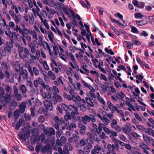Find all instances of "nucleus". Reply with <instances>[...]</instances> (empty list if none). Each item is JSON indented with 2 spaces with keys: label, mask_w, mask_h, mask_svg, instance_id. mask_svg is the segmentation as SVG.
Wrapping results in <instances>:
<instances>
[{
  "label": "nucleus",
  "mask_w": 154,
  "mask_h": 154,
  "mask_svg": "<svg viewBox=\"0 0 154 154\" xmlns=\"http://www.w3.org/2000/svg\"><path fill=\"white\" fill-rule=\"evenodd\" d=\"M30 128V126L29 125L26 127H23L21 129L23 133L20 132L18 134L19 137L20 139L24 140L29 138L30 136V133L29 131Z\"/></svg>",
  "instance_id": "nucleus-1"
},
{
  "label": "nucleus",
  "mask_w": 154,
  "mask_h": 154,
  "mask_svg": "<svg viewBox=\"0 0 154 154\" xmlns=\"http://www.w3.org/2000/svg\"><path fill=\"white\" fill-rule=\"evenodd\" d=\"M29 8H26L25 9L26 13L23 15V18L26 22H29L31 25H33L34 23L35 18L33 14L31 12H29L27 14Z\"/></svg>",
  "instance_id": "nucleus-2"
},
{
  "label": "nucleus",
  "mask_w": 154,
  "mask_h": 154,
  "mask_svg": "<svg viewBox=\"0 0 154 154\" xmlns=\"http://www.w3.org/2000/svg\"><path fill=\"white\" fill-rule=\"evenodd\" d=\"M65 53L67 57H70L71 62H69V64L72 68L73 67L72 65L75 67L78 65L75 57L72 52H69L67 51H66Z\"/></svg>",
  "instance_id": "nucleus-3"
},
{
  "label": "nucleus",
  "mask_w": 154,
  "mask_h": 154,
  "mask_svg": "<svg viewBox=\"0 0 154 154\" xmlns=\"http://www.w3.org/2000/svg\"><path fill=\"white\" fill-rule=\"evenodd\" d=\"M31 35L33 39L36 41L38 40V43L43 40V36L39 33H37L35 30H32L31 32Z\"/></svg>",
  "instance_id": "nucleus-4"
},
{
  "label": "nucleus",
  "mask_w": 154,
  "mask_h": 154,
  "mask_svg": "<svg viewBox=\"0 0 154 154\" xmlns=\"http://www.w3.org/2000/svg\"><path fill=\"white\" fill-rule=\"evenodd\" d=\"M69 92V94L72 95L73 97L72 100L76 103H80L82 101V99L81 97L79 96L76 95L75 92L72 90H70Z\"/></svg>",
  "instance_id": "nucleus-5"
},
{
  "label": "nucleus",
  "mask_w": 154,
  "mask_h": 154,
  "mask_svg": "<svg viewBox=\"0 0 154 154\" xmlns=\"http://www.w3.org/2000/svg\"><path fill=\"white\" fill-rule=\"evenodd\" d=\"M51 100L53 104H56L57 103L62 102L63 100V98L61 96L58 94L53 96Z\"/></svg>",
  "instance_id": "nucleus-6"
},
{
  "label": "nucleus",
  "mask_w": 154,
  "mask_h": 154,
  "mask_svg": "<svg viewBox=\"0 0 154 154\" xmlns=\"http://www.w3.org/2000/svg\"><path fill=\"white\" fill-rule=\"evenodd\" d=\"M5 35L11 38L18 39L17 34L15 32H12L10 29H8L5 31Z\"/></svg>",
  "instance_id": "nucleus-7"
},
{
  "label": "nucleus",
  "mask_w": 154,
  "mask_h": 154,
  "mask_svg": "<svg viewBox=\"0 0 154 154\" xmlns=\"http://www.w3.org/2000/svg\"><path fill=\"white\" fill-rule=\"evenodd\" d=\"M35 46L37 48H38L39 46H42L45 49L48 50V51L51 49L48 44L46 41H44L43 40H42L37 44Z\"/></svg>",
  "instance_id": "nucleus-8"
},
{
  "label": "nucleus",
  "mask_w": 154,
  "mask_h": 154,
  "mask_svg": "<svg viewBox=\"0 0 154 154\" xmlns=\"http://www.w3.org/2000/svg\"><path fill=\"white\" fill-rule=\"evenodd\" d=\"M11 8L12 9H14L15 13L17 14H18L19 13L18 10L21 12H23L24 10V9L22 5H18L17 6L13 4L11 6Z\"/></svg>",
  "instance_id": "nucleus-9"
},
{
  "label": "nucleus",
  "mask_w": 154,
  "mask_h": 154,
  "mask_svg": "<svg viewBox=\"0 0 154 154\" xmlns=\"http://www.w3.org/2000/svg\"><path fill=\"white\" fill-rule=\"evenodd\" d=\"M44 103L47 109L50 111L52 110L53 106L51 102L49 100H45L44 101Z\"/></svg>",
  "instance_id": "nucleus-10"
},
{
  "label": "nucleus",
  "mask_w": 154,
  "mask_h": 154,
  "mask_svg": "<svg viewBox=\"0 0 154 154\" xmlns=\"http://www.w3.org/2000/svg\"><path fill=\"white\" fill-rule=\"evenodd\" d=\"M28 71L32 75L33 74L36 75H37L39 73L38 70L35 67H34L33 68L31 66L29 67Z\"/></svg>",
  "instance_id": "nucleus-11"
},
{
  "label": "nucleus",
  "mask_w": 154,
  "mask_h": 154,
  "mask_svg": "<svg viewBox=\"0 0 154 154\" xmlns=\"http://www.w3.org/2000/svg\"><path fill=\"white\" fill-rule=\"evenodd\" d=\"M25 120L23 118H20L18 121L16 125L15 129L17 130H18L20 127L24 125Z\"/></svg>",
  "instance_id": "nucleus-12"
},
{
  "label": "nucleus",
  "mask_w": 154,
  "mask_h": 154,
  "mask_svg": "<svg viewBox=\"0 0 154 154\" xmlns=\"http://www.w3.org/2000/svg\"><path fill=\"white\" fill-rule=\"evenodd\" d=\"M41 94L43 98L44 99H51V92H48L46 93L44 91H43L42 90H41Z\"/></svg>",
  "instance_id": "nucleus-13"
},
{
  "label": "nucleus",
  "mask_w": 154,
  "mask_h": 154,
  "mask_svg": "<svg viewBox=\"0 0 154 154\" xmlns=\"http://www.w3.org/2000/svg\"><path fill=\"white\" fill-rule=\"evenodd\" d=\"M1 97L3 99L1 101V102L3 101L6 103H8L11 101V94L8 93H6L4 97L3 96Z\"/></svg>",
  "instance_id": "nucleus-14"
},
{
  "label": "nucleus",
  "mask_w": 154,
  "mask_h": 154,
  "mask_svg": "<svg viewBox=\"0 0 154 154\" xmlns=\"http://www.w3.org/2000/svg\"><path fill=\"white\" fill-rule=\"evenodd\" d=\"M107 104L110 110L113 113L116 111L118 108L115 106H114L112 103L109 101L107 102Z\"/></svg>",
  "instance_id": "nucleus-15"
},
{
  "label": "nucleus",
  "mask_w": 154,
  "mask_h": 154,
  "mask_svg": "<svg viewBox=\"0 0 154 154\" xmlns=\"http://www.w3.org/2000/svg\"><path fill=\"white\" fill-rule=\"evenodd\" d=\"M34 84L35 87L37 88L39 85L40 84L42 86L44 85V82L43 80L40 78H38L37 79L35 80L34 82Z\"/></svg>",
  "instance_id": "nucleus-16"
},
{
  "label": "nucleus",
  "mask_w": 154,
  "mask_h": 154,
  "mask_svg": "<svg viewBox=\"0 0 154 154\" xmlns=\"http://www.w3.org/2000/svg\"><path fill=\"white\" fill-rule=\"evenodd\" d=\"M71 115L72 118L74 120L80 119V117L79 116V112L78 109L72 111L71 112Z\"/></svg>",
  "instance_id": "nucleus-17"
},
{
  "label": "nucleus",
  "mask_w": 154,
  "mask_h": 154,
  "mask_svg": "<svg viewBox=\"0 0 154 154\" xmlns=\"http://www.w3.org/2000/svg\"><path fill=\"white\" fill-rule=\"evenodd\" d=\"M106 126L104 124L102 123H99L98 125V127L96 129V132L98 134H100L102 129L105 128Z\"/></svg>",
  "instance_id": "nucleus-18"
},
{
  "label": "nucleus",
  "mask_w": 154,
  "mask_h": 154,
  "mask_svg": "<svg viewBox=\"0 0 154 154\" xmlns=\"http://www.w3.org/2000/svg\"><path fill=\"white\" fill-rule=\"evenodd\" d=\"M140 146L143 150L145 153L147 154L149 153L150 149L146 145L143 143H141L140 145Z\"/></svg>",
  "instance_id": "nucleus-19"
},
{
  "label": "nucleus",
  "mask_w": 154,
  "mask_h": 154,
  "mask_svg": "<svg viewBox=\"0 0 154 154\" xmlns=\"http://www.w3.org/2000/svg\"><path fill=\"white\" fill-rule=\"evenodd\" d=\"M4 47L8 52H10L13 47V45L12 43L7 42H6Z\"/></svg>",
  "instance_id": "nucleus-20"
},
{
  "label": "nucleus",
  "mask_w": 154,
  "mask_h": 154,
  "mask_svg": "<svg viewBox=\"0 0 154 154\" xmlns=\"http://www.w3.org/2000/svg\"><path fill=\"white\" fill-rule=\"evenodd\" d=\"M49 130L50 131L46 129L44 131V133L46 135L51 136L55 134V131L52 128H49Z\"/></svg>",
  "instance_id": "nucleus-21"
},
{
  "label": "nucleus",
  "mask_w": 154,
  "mask_h": 154,
  "mask_svg": "<svg viewBox=\"0 0 154 154\" xmlns=\"http://www.w3.org/2000/svg\"><path fill=\"white\" fill-rule=\"evenodd\" d=\"M143 138L144 141L148 143H150L151 142L153 141L152 138L145 134H143Z\"/></svg>",
  "instance_id": "nucleus-22"
},
{
  "label": "nucleus",
  "mask_w": 154,
  "mask_h": 154,
  "mask_svg": "<svg viewBox=\"0 0 154 154\" xmlns=\"http://www.w3.org/2000/svg\"><path fill=\"white\" fill-rule=\"evenodd\" d=\"M61 106V108L59 106H57L58 110L60 113H63V111L62 109L64 110L65 111H68V106L66 105V104L64 103L62 104Z\"/></svg>",
  "instance_id": "nucleus-23"
},
{
  "label": "nucleus",
  "mask_w": 154,
  "mask_h": 154,
  "mask_svg": "<svg viewBox=\"0 0 154 154\" xmlns=\"http://www.w3.org/2000/svg\"><path fill=\"white\" fill-rule=\"evenodd\" d=\"M92 148V145L91 144H88L84 147L83 149L84 152L86 154H88Z\"/></svg>",
  "instance_id": "nucleus-24"
},
{
  "label": "nucleus",
  "mask_w": 154,
  "mask_h": 154,
  "mask_svg": "<svg viewBox=\"0 0 154 154\" xmlns=\"http://www.w3.org/2000/svg\"><path fill=\"white\" fill-rule=\"evenodd\" d=\"M68 79L69 80V82H68L69 85L71 88V90L73 91L74 89H75V85L73 83V80L70 77H68Z\"/></svg>",
  "instance_id": "nucleus-25"
},
{
  "label": "nucleus",
  "mask_w": 154,
  "mask_h": 154,
  "mask_svg": "<svg viewBox=\"0 0 154 154\" xmlns=\"http://www.w3.org/2000/svg\"><path fill=\"white\" fill-rule=\"evenodd\" d=\"M101 147L99 145H97L94 147V149L91 151L92 154H97L101 150Z\"/></svg>",
  "instance_id": "nucleus-26"
},
{
  "label": "nucleus",
  "mask_w": 154,
  "mask_h": 154,
  "mask_svg": "<svg viewBox=\"0 0 154 154\" xmlns=\"http://www.w3.org/2000/svg\"><path fill=\"white\" fill-rule=\"evenodd\" d=\"M104 146L107 149L109 152H113L115 149V147L114 144L111 145L110 144H108L107 145H104Z\"/></svg>",
  "instance_id": "nucleus-27"
},
{
  "label": "nucleus",
  "mask_w": 154,
  "mask_h": 154,
  "mask_svg": "<svg viewBox=\"0 0 154 154\" xmlns=\"http://www.w3.org/2000/svg\"><path fill=\"white\" fill-rule=\"evenodd\" d=\"M60 91L58 88L56 86H53L51 87V93L52 92L54 96L58 94Z\"/></svg>",
  "instance_id": "nucleus-28"
},
{
  "label": "nucleus",
  "mask_w": 154,
  "mask_h": 154,
  "mask_svg": "<svg viewBox=\"0 0 154 154\" xmlns=\"http://www.w3.org/2000/svg\"><path fill=\"white\" fill-rule=\"evenodd\" d=\"M32 31V30H29L26 28H23V29L22 30V32H21V33L22 34V36L28 35L29 34L31 35Z\"/></svg>",
  "instance_id": "nucleus-29"
},
{
  "label": "nucleus",
  "mask_w": 154,
  "mask_h": 154,
  "mask_svg": "<svg viewBox=\"0 0 154 154\" xmlns=\"http://www.w3.org/2000/svg\"><path fill=\"white\" fill-rule=\"evenodd\" d=\"M144 132L149 135L152 136L153 137L154 136V130L150 128H148L147 129L145 128Z\"/></svg>",
  "instance_id": "nucleus-30"
},
{
  "label": "nucleus",
  "mask_w": 154,
  "mask_h": 154,
  "mask_svg": "<svg viewBox=\"0 0 154 154\" xmlns=\"http://www.w3.org/2000/svg\"><path fill=\"white\" fill-rule=\"evenodd\" d=\"M63 11L67 15H69V12H70L72 16H74L75 14V13L71 9L69 8L67 9L66 8H64L63 9Z\"/></svg>",
  "instance_id": "nucleus-31"
},
{
  "label": "nucleus",
  "mask_w": 154,
  "mask_h": 154,
  "mask_svg": "<svg viewBox=\"0 0 154 154\" xmlns=\"http://www.w3.org/2000/svg\"><path fill=\"white\" fill-rule=\"evenodd\" d=\"M22 39L24 45L26 46V40L29 42L31 41L32 40L31 37L29 35L22 36Z\"/></svg>",
  "instance_id": "nucleus-32"
},
{
  "label": "nucleus",
  "mask_w": 154,
  "mask_h": 154,
  "mask_svg": "<svg viewBox=\"0 0 154 154\" xmlns=\"http://www.w3.org/2000/svg\"><path fill=\"white\" fill-rule=\"evenodd\" d=\"M48 37L49 39V40L51 42L53 43L54 41V35L53 32L51 31H50L48 34Z\"/></svg>",
  "instance_id": "nucleus-33"
},
{
  "label": "nucleus",
  "mask_w": 154,
  "mask_h": 154,
  "mask_svg": "<svg viewBox=\"0 0 154 154\" xmlns=\"http://www.w3.org/2000/svg\"><path fill=\"white\" fill-rule=\"evenodd\" d=\"M98 136H97L96 138L97 141H100L102 139H104L106 137V134L104 132H102L101 134H98Z\"/></svg>",
  "instance_id": "nucleus-34"
},
{
  "label": "nucleus",
  "mask_w": 154,
  "mask_h": 154,
  "mask_svg": "<svg viewBox=\"0 0 154 154\" xmlns=\"http://www.w3.org/2000/svg\"><path fill=\"white\" fill-rule=\"evenodd\" d=\"M109 85L108 83L107 82H105L104 84L102 85L101 88L102 90L104 92L107 91L108 88H109Z\"/></svg>",
  "instance_id": "nucleus-35"
},
{
  "label": "nucleus",
  "mask_w": 154,
  "mask_h": 154,
  "mask_svg": "<svg viewBox=\"0 0 154 154\" xmlns=\"http://www.w3.org/2000/svg\"><path fill=\"white\" fill-rule=\"evenodd\" d=\"M85 100L88 104L91 107H94V105L92 100V98H91L90 97H85Z\"/></svg>",
  "instance_id": "nucleus-36"
},
{
  "label": "nucleus",
  "mask_w": 154,
  "mask_h": 154,
  "mask_svg": "<svg viewBox=\"0 0 154 154\" xmlns=\"http://www.w3.org/2000/svg\"><path fill=\"white\" fill-rule=\"evenodd\" d=\"M20 111L22 113L24 112L25 109L26 107V104L24 102H22L21 103L20 106Z\"/></svg>",
  "instance_id": "nucleus-37"
},
{
  "label": "nucleus",
  "mask_w": 154,
  "mask_h": 154,
  "mask_svg": "<svg viewBox=\"0 0 154 154\" xmlns=\"http://www.w3.org/2000/svg\"><path fill=\"white\" fill-rule=\"evenodd\" d=\"M38 112L39 114L43 113L45 116H47L48 115V111L42 107H41L38 110Z\"/></svg>",
  "instance_id": "nucleus-38"
},
{
  "label": "nucleus",
  "mask_w": 154,
  "mask_h": 154,
  "mask_svg": "<svg viewBox=\"0 0 154 154\" xmlns=\"http://www.w3.org/2000/svg\"><path fill=\"white\" fill-rule=\"evenodd\" d=\"M109 135V137L112 140L117 139L115 137L117 136V134L116 131L112 130Z\"/></svg>",
  "instance_id": "nucleus-39"
},
{
  "label": "nucleus",
  "mask_w": 154,
  "mask_h": 154,
  "mask_svg": "<svg viewBox=\"0 0 154 154\" xmlns=\"http://www.w3.org/2000/svg\"><path fill=\"white\" fill-rule=\"evenodd\" d=\"M54 121L56 122L55 123H57L59 125H61L62 123L64 122V121L63 119L61 118L59 119V118L57 116H55Z\"/></svg>",
  "instance_id": "nucleus-40"
},
{
  "label": "nucleus",
  "mask_w": 154,
  "mask_h": 154,
  "mask_svg": "<svg viewBox=\"0 0 154 154\" xmlns=\"http://www.w3.org/2000/svg\"><path fill=\"white\" fill-rule=\"evenodd\" d=\"M39 62L41 63L42 64L44 68L46 70H48L49 69V67L48 65L47 62L45 61H42V60H40Z\"/></svg>",
  "instance_id": "nucleus-41"
},
{
  "label": "nucleus",
  "mask_w": 154,
  "mask_h": 154,
  "mask_svg": "<svg viewBox=\"0 0 154 154\" xmlns=\"http://www.w3.org/2000/svg\"><path fill=\"white\" fill-rule=\"evenodd\" d=\"M23 51L24 54L22 55L23 57L21 58L25 59L26 58H28L27 57V56H28L29 54V52L28 50L26 48H24Z\"/></svg>",
  "instance_id": "nucleus-42"
},
{
  "label": "nucleus",
  "mask_w": 154,
  "mask_h": 154,
  "mask_svg": "<svg viewBox=\"0 0 154 154\" xmlns=\"http://www.w3.org/2000/svg\"><path fill=\"white\" fill-rule=\"evenodd\" d=\"M36 8H33L32 11L35 16L36 17L37 15H38L40 11V9L37 6H36Z\"/></svg>",
  "instance_id": "nucleus-43"
},
{
  "label": "nucleus",
  "mask_w": 154,
  "mask_h": 154,
  "mask_svg": "<svg viewBox=\"0 0 154 154\" xmlns=\"http://www.w3.org/2000/svg\"><path fill=\"white\" fill-rule=\"evenodd\" d=\"M17 46L18 47V51L19 52V55L20 58H21L23 57L22 53L23 52V48L21 45H18Z\"/></svg>",
  "instance_id": "nucleus-44"
},
{
  "label": "nucleus",
  "mask_w": 154,
  "mask_h": 154,
  "mask_svg": "<svg viewBox=\"0 0 154 154\" xmlns=\"http://www.w3.org/2000/svg\"><path fill=\"white\" fill-rule=\"evenodd\" d=\"M80 64L82 66V69L84 70V71L87 73L89 72V70L86 68L87 67V66L85 63L82 61L81 62Z\"/></svg>",
  "instance_id": "nucleus-45"
},
{
  "label": "nucleus",
  "mask_w": 154,
  "mask_h": 154,
  "mask_svg": "<svg viewBox=\"0 0 154 154\" xmlns=\"http://www.w3.org/2000/svg\"><path fill=\"white\" fill-rule=\"evenodd\" d=\"M125 94L122 91H121L115 95V96L118 98L122 99L125 97Z\"/></svg>",
  "instance_id": "nucleus-46"
},
{
  "label": "nucleus",
  "mask_w": 154,
  "mask_h": 154,
  "mask_svg": "<svg viewBox=\"0 0 154 154\" xmlns=\"http://www.w3.org/2000/svg\"><path fill=\"white\" fill-rule=\"evenodd\" d=\"M32 135L35 137L37 136L38 134V131L37 128H35L30 130Z\"/></svg>",
  "instance_id": "nucleus-47"
},
{
  "label": "nucleus",
  "mask_w": 154,
  "mask_h": 154,
  "mask_svg": "<svg viewBox=\"0 0 154 154\" xmlns=\"http://www.w3.org/2000/svg\"><path fill=\"white\" fill-rule=\"evenodd\" d=\"M82 121L84 123L86 124L87 122H89L90 121L89 116L87 115H85L82 117Z\"/></svg>",
  "instance_id": "nucleus-48"
},
{
  "label": "nucleus",
  "mask_w": 154,
  "mask_h": 154,
  "mask_svg": "<svg viewBox=\"0 0 154 154\" xmlns=\"http://www.w3.org/2000/svg\"><path fill=\"white\" fill-rule=\"evenodd\" d=\"M13 17L14 18V20L16 23H19L21 19V16L20 14L17 15H15Z\"/></svg>",
  "instance_id": "nucleus-49"
},
{
  "label": "nucleus",
  "mask_w": 154,
  "mask_h": 154,
  "mask_svg": "<svg viewBox=\"0 0 154 154\" xmlns=\"http://www.w3.org/2000/svg\"><path fill=\"white\" fill-rule=\"evenodd\" d=\"M137 24L139 26H143L147 23V21L145 20H141L140 21H136Z\"/></svg>",
  "instance_id": "nucleus-50"
},
{
  "label": "nucleus",
  "mask_w": 154,
  "mask_h": 154,
  "mask_svg": "<svg viewBox=\"0 0 154 154\" xmlns=\"http://www.w3.org/2000/svg\"><path fill=\"white\" fill-rule=\"evenodd\" d=\"M48 75L50 77L51 79L52 80H54L56 79L55 75L51 70L48 72Z\"/></svg>",
  "instance_id": "nucleus-51"
},
{
  "label": "nucleus",
  "mask_w": 154,
  "mask_h": 154,
  "mask_svg": "<svg viewBox=\"0 0 154 154\" xmlns=\"http://www.w3.org/2000/svg\"><path fill=\"white\" fill-rule=\"evenodd\" d=\"M50 147V146L49 144H46V145L42 147L41 151L43 152H46L49 150Z\"/></svg>",
  "instance_id": "nucleus-52"
},
{
  "label": "nucleus",
  "mask_w": 154,
  "mask_h": 154,
  "mask_svg": "<svg viewBox=\"0 0 154 154\" xmlns=\"http://www.w3.org/2000/svg\"><path fill=\"white\" fill-rule=\"evenodd\" d=\"M112 141L114 143V145L115 146V147L117 149V150L118 151L120 148V146L119 144V140L117 139Z\"/></svg>",
  "instance_id": "nucleus-53"
},
{
  "label": "nucleus",
  "mask_w": 154,
  "mask_h": 154,
  "mask_svg": "<svg viewBox=\"0 0 154 154\" xmlns=\"http://www.w3.org/2000/svg\"><path fill=\"white\" fill-rule=\"evenodd\" d=\"M6 50L4 46H2L0 48V54L3 56H5L6 54Z\"/></svg>",
  "instance_id": "nucleus-54"
},
{
  "label": "nucleus",
  "mask_w": 154,
  "mask_h": 154,
  "mask_svg": "<svg viewBox=\"0 0 154 154\" xmlns=\"http://www.w3.org/2000/svg\"><path fill=\"white\" fill-rule=\"evenodd\" d=\"M69 48L70 51L72 53L75 52L76 51H78L79 49V48H77L76 46L73 45L69 46Z\"/></svg>",
  "instance_id": "nucleus-55"
},
{
  "label": "nucleus",
  "mask_w": 154,
  "mask_h": 154,
  "mask_svg": "<svg viewBox=\"0 0 154 154\" xmlns=\"http://www.w3.org/2000/svg\"><path fill=\"white\" fill-rule=\"evenodd\" d=\"M90 91L89 92V94L90 95L94 98H95L96 96L94 93L95 90L94 88L93 87L89 89Z\"/></svg>",
  "instance_id": "nucleus-56"
},
{
  "label": "nucleus",
  "mask_w": 154,
  "mask_h": 154,
  "mask_svg": "<svg viewBox=\"0 0 154 154\" xmlns=\"http://www.w3.org/2000/svg\"><path fill=\"white\" fill-rule=\"evenodd\" d=\"M5 89L6 92V93L10 94H11L12 90L9 85H6Z\"/></svg>",
  "instance_id": "nucleus-57"
},
{
  "label": "nucleus",
  "mask_w": 154,
  "mask_h": 154,
  "mask_svg": "<svg viewBox=\"0 0 154 154\" xmlns=\"http://www.w3.org/2000/svg\"><path fill=\"white\" fill-rule=\"evenodd\" d=\"M82 82L85 87L88 88L89 89L93 87L90 84L87 83L83 80H82Z\"/></svg>",
  "instance_id": "nucleus-58"
},
{
  "label": "nucleus",
  "mask_w": 154,
  "mask_h": 154,
  "mask_svg": "<svg viewBox=\"0 0 154 154\" xmlns=\"http://www.w3.org/2000/svg\"><path fill=\"white\" fill-rule=\"evenodd\" d=\"M15 120L16 121L20 116V112L18 110H16L14 113Z\"/></svg>",
  "instance_id": "nucleus-59"
},
{
  "label": "nucleus",
  "mask_w": 154,
  "mask_h": 154,
  "mask_svg": "<svg viewBox=\"0 0 154 154\" xmlns=\"http://www.w3.org/2000/svg\"><path fill=\"white\" fill-rule=\"evenodd\" d=\"M14 66L17 71L18 72L20 70V66L18 62L17 61L15 62L14 63Z\"/></svg>",
  "instance_id": "nucleus-60"
},
{
  "label": "nucleus",
  "mask_w": 154,
  "mask_h": 154,
  "mask_svg": "<svg viewBox=\"0 0 154 154\" xmlns=\"http://www.w3.org/2000/svg\"><path fill=\"white\" fill-rule=\"evenodd\" d=\"M76 109H78L75 106L71 105H69L68 106V111H74L75 110H76Z\"/></svg>",
  "instance_id": "nucleus-61"
},
{
  "label": "nucleus",
  "mask_w": 154,
  "mask_h": 154,
  "mask_svg": "<svg viewBox=\"0 0 154 154\" xmlns=\"http://www.w3.org/2000/svg\"><path fill=\"white\" fill-rule=\"evenodd\" d=\"M134 91L133 92V94L136 97L139 96V94L140 93L139 89L137 88H136L134 89Z\"/></svg>",
  "instance_id": "nucleus-62"
},
{
  "label": "nucleus",
  "mask_w": 154,
  "mask_h": 154,
  "mask_svg": "<svg viewBox=\"0 0 154 154\" xmlns=\"http://www.w3.org/2000/svg\"><path fill=\"white\" fill-rule=\"evenodd\" d=\"M76 124L74 122L70 124L69 126L68 127L67 129L69 130H72L74 128H76Z\"/></svg>",
  "instance_id": "nucleus-63"
},
{
  "label": "nucleus",
  "mask_w": 154,
  "mask_h": 154,
  "mask_svg": "<svg viewBox=\"0 0 154 154\" xmlns=\"http://www.w3.org/2000/svg\"><path fill=\"white\" fill-rule=\"evenodd\" d=\"M20 75H22L23 78L24 79H26L27 78L28 76L27 71L25 69L23 70Z\"/></svg>",
  "instance_id": "nucleus-64"
}]
</instances>
